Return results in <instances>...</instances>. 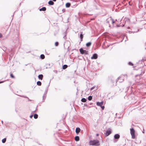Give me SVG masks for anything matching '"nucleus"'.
<instances>
[{"label": "nucleus", "instance_id": "1", "mask_svg": "<svg viewBox=\"0 0 146 146\" xmlns=\"http://www.w3.org/2000/svg\"><path fill=\"white\" fill-rule=\"evenodd\" d=\"M89 144L90 145L98 146L100 145L99 141L98 140H91L89 142Z\"/></svg>", "mask_w": 146, "mask_h": 146}, {"label": "nucleus", "instance_id": "2", "mask_svg": "<svg viewBox=\"0 0 146 146\" xmlns=\"http://www.w3.org/2000/svg\"><path fill=\"white\" fill-rule=\"evenodd\" d=\"M130 133L131 135V137L132 139H135V131L133 128L130 129Z\"/></svg>", "mask_w": 146, "mask_h": 146}, {"label": "nucleus", "instance_id": "3", "mask_svg": "<svg viewBox=\"0 0 146 146\" xmlns=\"http://www.w3.org/2000/svg\"><path fill=\"white\" fill-rule=\"evenodd\" d=\"M80 51L81 53L82 54H88V52L87 51H86L85 50H83L82 48H81L80 49Z\"/></svg>", "mask_w": 146, "mask_h": 146}, {"label": "nucleus", "instance_id": "4", "mask_svg": "<svg viewBox=\"0 0 146 146\" xmlns=\"http://www.w3.org/2000/svg\"><path fill=\"white\" fill-rule=\"evenodd\" d=\"M111 133V129H110L107 130L106 132L105 135L106 136H108Z\"/></svg>", "mask_w": 146, "mask_h": 146}, {"label": "nucleus", "instance_id": "5", "mask_svg": "<svg viewBox=\"0 0 146 146\" xmlns=\"http://www.w3.org/2000/svg\"><path fill=\"white\" fill-rule=\"evenodd\" d=\"M98 58V55L96 54H93L92 56L91 57V58L92 59H96Z\"/></svg>", "mask_w": 146, "mask_h": 146}, {"label": "nucleus", "instance_id": "6", "mask_svg": "<svg viewBox=\"0 0 146 146\" xmlns=\"http://www.w3.org/2000/svg\"><path fill=\"white\" fill-rule=\"evenodd\" d=\"M103 102H98L97 103V105L98 106H100L101 107L103 105Z\"/></svg>", "mask_w": 146, "mask_h": 146}, {"label": "nucleus", "instance_id": "7", "mask_svg": "<svg viewBox=\"0 0 146 146\" xmlns=\"http://www.w3.org/2000/svg\"><path fill=\"white\" fill-rule=\"evenodd\" d=\"M80 131V129L79 127H77L76 129V132L77 134L79 133Z\"/></svg>", "mask_w": 146, "mask_h": 146}, {"label": "nucleus", "instance_id": "8", "mask_svg": "<svg viewBox=\"0 0 146 146\" xmlns=\"http://www.w3.org/2000/svg\"><path fill=\"white\" fill-rule=\"evenodd\" d=\"M114 137L115 139H118L120 137V135L118 134H116L115 135Z\"/></svg>", "mask_w": 146, "mask_h": 146}, {"label": "nucleus", "instance_id": "9", "mask_svg": "<svg viewBox=\"0 0 146 146\" xmlns=\"http://www.w3.org/2000/svg\"><path fill=\"white\" fill-rule=\"evenodd\" d=\"M48 3L50 5H53L54 4V2L52 1H50L48 2Z\"/></svg>", "mask_w": 146, "mask_h": 146}, {"label": "nucleus", "instance_id": "10", "mask_svg": "<svg viewBox=\"0 0 146 146\" xmlns=\"http://www.w3.org/2000/svg\"><path fill=\"white\" fill-rule=\"evenodd\" d=\"M43 77V76L42 74H40L38 75V78L39 79H41V80H42Z\"/></svg>", "mask_w": 146, "mask_h": 146}, {"label": "nucleus", "instance_id": "11", "mask_svg": "<svg viewBox=\"0 0 146 146\" xmlns=\"http://www.w3.org/2000/svg\"><path fill=\"white\" fill-rule=\"evenodd\" d=\"M46 7H43L42 8L40 9L39 10L40 11H46Z\"/></svg>", "mask_w": 146, "mask_h": 146}, {"label": "nucleus", "instance_id": "12", "mask_svg": "<svg viewBox=\"0 0 146 146\" xmlns=\"http://www.w3.org/2000/svg\"><path fill=\"white\" fill-rule=\"evenodd\" d=\"M75 139L76 141H78L79 140V137L78 136H76L75 137Z\"/></svg>", "mask_w": 146, "mask_h": 146}, {"label": "nucleus", "instance_id": "13", "mask_svg": "<svg viewBox=\"0 0 146 146\" xmlns=\"http://www.w3.org/2000/svg\"><path fill=\"white\" fill-rule=\"evenodd\" d=\"M70 6V4L69 3H67L66 4V6L67 7H69Z\"/></svg>", "mask_w": 146, "mask_h": 146}, {"label": "nucleus", "instance_id": "14", "mask_svg": "<svg viewBox=\"0 0 146 146\" xmlns=\"http://www.w3.org/2000/svg\"><path fill=\"white\" fill-rule=\"evenodd\" d=\"M68 67V66L66 65H64L62 66V69H65L67 68Z\"/></svg>", "mask_w": 146, "mask_h": 146}, {"label": "nucleus", "instance_id": "15", "mask_svg": "<svg viewBox=\"0 0 146 146\" xmlns=\"http://www.w3.org/2000/svg\"><path fill=\"white\" fill-rule=\"evenodd\" d=\"M81 101L83 102H85L86 101V100L85 98H82L81 99Z\"/></svg>", "mask_w": 146, "mask_h": 146}, {"label": "nucleus", "instance_id": "16", "mask_svg": "<svg viewBox=\"0 0 146 146\" xmlns=\"http://www.w3.org/2000/svg\"><path fill=\"white\" fill-rule=\"evenodd\" d=\"M91 44V42H89L86 43V46H90Z\"/></svg>", "mask_w": 146, "mask_h": 146}, {"label": "nucleus", "instance_id": "17", "mask_svg": "<svg viewBox=\"0 0 146 146\" xmlns=\"http://www.w3.org/2000/svg\"><path fill=\"white\" fill-rule=\"evenodd\" d=\"M37 85L40 86L41 85V83L40 82L38 81L37 82Z\"/></svg>", "mask_w": 146, "mask_h": 146}, {"label": "nucleus", "instance_id": "18", "mask_svg": "<svg viewBox=\"0 0 146 146\" xmlns=\"http://www.w3.org/2000/svg\"><path fill=\"white\" fill-rule=\"evenodd\" d=\"M40 57L42 59H44L45 58V56L44 55L42 54L40 55Z\"/></svg>", "mask_w": 146, "mask_h": 146}, {"label": "nucleus", "instance_id": "19", "mask_svg": "<svg viewBox=\"0 0 146 146\" xmlns=\"http://www.w3.org/2000/svg\"><path fill=\"white\" fill-rule=\"evenodd\" d=\"M111 21L112 22V23L113 24L114 23H116V21H117V20H115V21H114L113 19H111Z\"/></svg>", "mask_w": 146, "mask_h": 146}, {"label": "nucleus", "instance_id": "20", "mask_svg": "<svg viewBox=\"0 0 146 146\" xmlns=\"http://www.w3.org/2000/svg\"><path fill=\"white\" fill-rule=\"evenodd\" d=\"M38 115L36 114H35L34 115V117L35 119H37L38 118Z\"/></svg>", "mask_w": 146, "mask_h": 146}, {"label": "nucleus", "instance_id": "21", "mask_svg": "<svg viewBox=\"0 0 146 146\" xmlns=\"http://www.w3.org/2000/svg\"><path fill=\"white\" fill-rule=\"evenodd\" d=\"M92 99V97L91 96H90L88 97V100L89 101L91 100Z\"/></svg>", "mask_w": 146, "mask_h": 146}, {"label": "nucleus", "instance_id": "22", "mask_svg": "<svg viewBox=\"0 0 146 146\" xmlns=\"http://www.w3.org/2000/svg\"><path fill=\"white\" fill-rule=\"evenodd\" d=\"M6 138H5L3 139L2 140V143H5V142H6Z\"/></svg>", "mask_w": 146, "mask_h": 146}, {"label": "nucleus", "instance_id": "23", "mask_svg": "<svg viewBox=\"0 0 146 146\" xmlns=\"http://www.w3.org/2000/svg\"><path fill=\"white\" fill-rule=\"evenodd\" d=\"M80 38L81 39V40L82 41V39L83 38V35L82 34H80Z\"/></svg>", "mask_w": 146, "mask_h": 146}, {"label": "nucleus", "instance_id": "24", "mask_svg": "<svg viewBox=\"0 0 146 146\" xmlns=\"http://www.w3.org/2000/svg\"><path fill=\"white\" fill-rule=\"evenodd\" d=\"M10 76L11 77V78H14V76L13 75V74H12V73H11V74H10Z\"/></svg>", "mask_w": 146, "mask_h": 146}, {"label": "nucleus", "instance_id": "25", "mask_svg": "<svg viewBox=\"0 0 146 146\" xmlns=\"http://www.w3.org/2000/svg\"><path fill=\"white\" fill-rule=\"evenodd\" d=\"M129 65L131 66H133V64L132 63H131V62H129Z\"/></svg>", "mask_w": 146, "mask_h": 146}, {"label": "nucleus", "instance_id": "26", "mask_svg": "<svg viewBox=\"0 0 146 146\" xmlns=\"http://www.w3.org/2000/svg\"><path fill=\"white\" fill-rule=\"evenodd\" d=\"M58 42H56L55 43V45L56 46H58Z\"/></svg>", "mask_w": 146, "mask_h": 146}, {"label": "nucleus", "instance_id": "27", "mask_svg": "<svg viewBox=\"0 0 146 146\" xmlns=\"http://www.w3.org/2000/svg\"><path fill=\"white\" fill-rule=\"evenodd\" d=\"M101 107L103 110H104V106H101Z\"/></svg>", "mask_w": 146, "mask_h": 146}, {"label": "nucleus", "instance_id": "28", "mask_svg": "<svg viewBox=\"0 0 146 146\" xmlns=\"http://www.w3.org/2000/svg\"><path fill=\"white\" fill-rule=\"evenodd\" d=\"M94 88V87H92L91 89V90H92Z\"/></svg>", "mask_w": 146, "mask_h": 146}, {"label": "nucleus", "instance_id": "29", "mask_svg": "<svg viewBox=\"0 0 146 146\" xmlns=\"http://www.w3.org/2000/svg\"><path fill=\"white\" fill-rule=\"evenodd\" d=\"M2 36V35L1 34H0V38Z\"/></svg>", "mask_w": 146, "mask_h": 146}, {"label": "nucleus", "instance_id": "30", "mask_svg": "<svg viewBox=\"0 0 146 146\" xmlns=\"http://www.w3.org/2000/svg\"><path fill=\"white\" fill-rule=\"evenodd\" d=\"M32 117H33V115H31L30 116L31 118H32Z\"/></svg>", "mask_w": 146, "mask_h": 146}, {"label": "nucleus", "instance_id": "31", "mask_svg": "<svg viewBox=\"0 0 146 146\" xmlns=\"http://www.w3.org/2000/svg\"><path fill=\"white\" fill-rule=\"evenodd\" d=\"M98 135H99V134H96V136H98Z\"/></svg>", "mask_w": 146, "mask_h": 146}, {"label": "nucleus", "instance_id": "32", "mask_svg": "<svg viewBox=\"0 0 146 146\" xmlns=\"http://www.w3.org/2000/svg\"><path fill=\"white\" fill-rule=\"evenodd\" d=\"M54 1H56V0H52Z\"/></svg>", "mask_w": 146, "mask_h": 146}, {"label": "nucleus", "instance_id": "33", "mask_svg": "<svg viewBox=\"0 0 146 146\" xmlns=\"http://www.w3.org/2000/svg\"><path fill=\"white\" fill-rule=\"evenodd\" d=\"M2 82H0V83H2Z\"/></svg>", "mask_w": 146, "mask_h": 146}]
</instances>
